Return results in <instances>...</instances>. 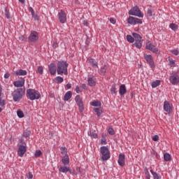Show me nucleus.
<instances>
[{"instance_id": "1", "label": "nucleus", "mask_w": 179, "mask_h": 179, "mask_svg": "<svg viewBox=\"0 0 179 179\" xmlns=\"http://www.w3.org/2000/svg\"><path fill=\"white\" fill-rule=\"evenodd\" d=\"M68 62L65 61H60L57 63V75H68Z\"/></svg>"}, {"instance_id": "2", "label": "nucleus", "mask_w": 179, "mask_h": 179, "mask_svg": "<svg viewBox=\"0 0 179 179\" xmlns=\"http://www.w3.org/2000/svg\"><path fill=\"white\" fill-rule=\"evenodd\" d=\"M27 97L29 99V100H38L40 99L41 95L38 91L36 90L29 89L27 90Z\"/></svg>"}, {"instance_id": "3", "label": "nucleus", "mask_w": 179, "mask_h": 179, "mask_svg": "<svg viewBox=\"0 0 179 179\" xmlns=\"http://www.w3.org/2000/svg\"><path fill=\"white\" fill-rule=\"evenodd\" d=\"M100 152L101 154V161L102 162H106L110 159V150H108V148L106 146H102L100 148Z\"/></svg>"}, {"instance_id": "4", "label": "nucleus", "mask_w": 179, "mask_h": 179, "mask_svg": "<svg viewBox=\"0 0 179 179\" xmlns=\"http://www.w3.org/2000/svg\"><path fill=\"white\" fill-rule=\"evenodd\" d=\"M14 101H19L23 97V89L18 88L12 93Z\"/></svg>"}, {"instance_id": "5", "label": "nucleus", "mask_w": 179, "mask_h": 179, "mask_svg": "<svg viewBox=\"0 0 179 179\" xmlns=\"http://www.w3.org/2000/svg\"><path fill=\"white\" fill-rule=\"evenodd\" d=\"M129 15H130L131 16H137L138 17H143V14L138 6L133 7L129 11Z\"/></svg>"}, {"instance_id": "6", "label": "nucleus", "mask_w": 179, "mask_h": 179, "mask_svg": "<svg viewBox=\"0 0 179 179\" xmlns=\"http://www.w3.org/2000/svg\"><path fill=\"white\" fill-rule=\"evenodd\" d=\"M169 80L171 84L174 86L178 85L179 83V76L176 72H172L171 76L169 77Z\"/></svg>"}, {"instance_id": "7", "label": "nucleus", "mask_w": 179, "mask_h": 179, "mask_svg": "<svg viewBox=\"0 0 179 179\" xmlns=\"http://www.w3.org/2000/svg\"><path fill=\"white\" fill-rule=\"evenodd\" d=\"M29 41L36 43L38 40V33L36 31H32L28 37Z\"/></svg>"}, {"instance_id": "8", "label": "nucleus", "mask_w": 179, "mask_h": 179, "mask_svg": "<svg viewBox=\"0 0 179 179\" xmlns=\"http://www.w3.org/2000/svg\"><path fill=\"white\" fill-rule=\"evenodd\" d=\"M145 49L151 51L152 52H154V54H157V52H159V49L150 42L146 43Z\"/></svg>"}, {"instance_id": "9", "label": "nucleus", "mask_w": 179, "mask_h": 179, "mask_svg": "<svg viewBox=\"0 0 179 179\" xmlns=\"http://www.w3.org/2000/svg\"><path fill=\"white\" fill-rule=\"evenodd\" d=\"M75 100L78 106L80 113H83L85 107L83 106V101L80 99V96L77 95L75 98Z\"/></svg>"}, {"instance_id": "10", "label": "nucleus", "mask_w": 179, "mask_h": 179, "mask_svg": "<svg viewBox=\"0 0 179 179\" xmlns=\"http://www.w3.org/2000/svg\"><path fill=\"white\" fill-rule=\"evenodd\" d=\"M145 59L149 64L150 66L153 69V68H156V65L155 64V61L153 60V57L150 55H145Z\"/></svg>"}, {"instance_id": "11", "label": "nucleus", "mask_w": 179, "mask_h": 179, "mask_svg": "<svg viewBox=\"0 0 179 179\" xmlns=\"http://www.w3.org/2000/svg\"><path fill=\"white\" fill-rule=\"evenodd\" d=\"M58 17L60 23H66V13L63 10H61L58 13Z\"/></svg>"}, {"instance_id": "12", "label": "nucleus", "mask_w": 179, "mask_h": 179, "mask_svg": "<svg viewBox=\"0 0 179 179\" xmlns=\"http://www.w3.org/2000/svg\"><path fill=\"white\" fill-rule=\"evenodd\" d=\"M27 150V148H26V145H20L17 150V153L20 157H23Z\"/></svg>"}, {"instance_id": "13", "label": "nucleus", "mask_w": 179, "mask_h": 179, "mask_svg": "<svg viewBox=\"0 0 179 179\" xmlns=\"http://www.w3.org/2000/svg\"><path fill=\"white\" fill-rule=\"evenodd\" d=\"M164 109L166 113H168V114H170L171 113L172 108H171V104H170V102L165 101L164 102Z\"/></svg>"}, {"instance_id": "14", "label": "nucleus", "mask_w": 179, "mask_h": 179, "mask_svg": "<svg viewBox=\"0 0 179 179\" xmlns=\"http://www.w3.org/2000/svg\"><path fill=\"white\" fill-rule=\"evenodd\" d=\"M117 163L119 165L121 166V167H124V166H125V155L124 154L119 155V159H118Z\"/></svg>"}, {"instance_id": "15", "label": "nucleus", "mask_w": 179, "mask_h": 179, "mask_svg": "<svg viewBox=\"0 0 179 179\" xmlns=\"http://www.w3.org/2000/svg\"><path fill=\"white\" fill-rule=\"evenodd\" d=\"M49 72L50 75H55L57 73V66L54 63H51L49 66Z\"/></svg>"}, {"instance_id": "16", "label": "nucleus", "mask_w": 179, "mask_h": 179, "mask_svg": "<svg viewBox=\"0 0 179 179\" xmlns=\"http://www.w3.org/2000/svg\"><path fill=\"white\" fill-rule=\"evenodd\" d=\"M89 86H96V78L93 76H89L87 78Z\"/></svg>"}, {"instance_id": "17", "label": "nucleus", "mask_w": 179, "mask_h": 179, "mask_svg": "<svg viewBox=\"0 0 179 179\" xmlns=\"http://www.w3.org/2000/svg\"><path fill=\"white\" fill-rule=\"evenodd\" d=\"M13 85L14 86H15V87H23L24 86V79L18 81H15L13 83Z\"/></svg>"}, {"instance_id": "18", "label": "nucleus", "mask_w": 179, "mask_h": 179, "mask_svg": "<svg viewBox=\"0 0 179 179\" xmlns=\"http://www.w3.org/2000/svg\"><path fill=\"white\" fill-rule=\"evenodd\" d=\"M15 75L17 76H26L27 71L26 70L20 69L15 71Z\"/></svg>"}, {"instance_id": "19", "label": "nucleus", "mask_w": 179, "mask_h": 179, "mask_svg": "<svg viewBox=\"0 0 179 179\" xmlns=\"http://www.w3.org/2000/svg\"><path fill=\"white\" fill-rule=\"evenodd\" d=\"M70 99H72V92L68 91L64 94V101H68L69 100H70Z\"/></svg>"}, {"instance_id": "20", "label": "nucleus", "mask_w": 179, "mask_h": 179, "mask_svg": "<svg viewBox=\"0 0 179 179\" xmlns=\"http://www.w3.org/2000/svg\"><path fill=\"white\" fill-rule=\"evenodd\" d=\"M119 93L120 96H124L125 93H127V88L125 87L124 85H122L120 87Z\"/></svg>"}, {"instance_id": "21", "label": "nucleus", "mask_w": 179, "mask_h": 179, "mask_svg": "<svg viewBox=\"0 0 179 179\" xmlns=\"http://www.w3.org/2000/svg\"><path fill=\"white\" fill-rule=\"evenodd\" d=\"M107 72V65L104 64L103 66H101L99 73V75H102L103 76H104V75H106V73Z\"/></svg>"}, {"instance_id": "22", "label": "nucleus", "mask_w": 179, "mask_h": 179, "mask_svg": "<svg viewBox=\"0 0 179 179\" xmlns=\"http://www.w3.org/2000/svg\"><path fill=\"white\" fill-rule=\"evenodd\" d=\"M132 36H134V41H142V36H141V35L138 33H133Z\"/></svg>"}, {"instance_id": "23", "label": "nucleus", "mask_w": 179, "mask_h": 179, "mask_svg": "<svg viewBox=\"0 0 179 179\" xmlns=\"http://www.w3.org/2000/svg\"><path fill=\"white\" fill-rule=\"evenodd\" d=\"M62 162L64 166H68V164H69V156L66 155L63 157V158L62 159Z\"/></svg>"}, {"instance_id": "24", "label": "nucleus", "mask_w": 179, "mask_h": 179, "mask_svg": "<svg viewBox=\"0 0 179 179\" xmlns=\"http://www.w3.org/2000/svg\"><path fill=\"white\" fill-rule=\"evenodd\" d=\"M92 107H101V102L100 101H94L90 103Z\"/></svg>"}, {"instance_id": "25", "label": "nucleus", "mask_w": 179, "mask_h": 179, "mask_svg": "<svg viewBox=\"0 0 179 179\" xmlns=\"http://www.w3.org/2000/svg\"><path fill=\"white\" fill-rule=\"evenodd\" d=\"M59 171L60 173H68L69 171V166H60Z\"/></svg>"}, {"instance_id": "26", "label": "nucleus", "mask_w": 179, "mask_h": 179, "mask_svg": "<svg viewBox=\"0 0 179 179\" xmlns=\"http://www.w3.org/2000/svg\"><path fill=\"white\" fill-rule=\"evenodd\" d=\"M143 43V41H136L133 45H134V47L136 48H138L140 50V48H142V44Z\"/></svg>"}, {"instance_id": "27", "label": "nucleus", "mask_w": 179, "mask_h": 179, "mask_svg": "<svg viewBox=\"0 0 179 179\" xmlns=\"http://www.w3.org/2000/svg\"><path fill=\"white\" fill-rule=\"evenodd\" d=\"M127 23H129V24L135 25V17H129L127 19Z\"/></svg>"}, {"instance_id": "28", "label": "nucleus", "mask_w": 179, "mask_h": 179, "mask_svg": "<svg viewBox=\"0 0 179 179\" xmlns=\"http://www.w3.org/2000/svg\"><path fill=\"white\" fill-rule=\"evenodd\" d=\"M90 63L92 64L93 68H99V64H97L96 61L94 59H90Z\"/></svg>"}, {"instance_id": "29", "label": "nucleus", "mask_w": 179, "mask_h": 179, "mask_svg": "<svg viewBox=\"0 0 179 179\" xmlns=\"http://www.w3.org/2000/svg\"><path fill=\"white\" fill-rule=\"evenodd\" d=\"M60 150H61L62 155L63 157L68 156V151H66V148L62 147L60 148Z\"/></svg>"}, {"instance_id": "30", "label": "nucleus", "mask_w": 179, "mask_h": 179, "mask_svg": "<svg viewBox=\"0 0 179 179\" xmlns=\"http://www.w3.org/2000/svg\"><path fill=\"white\" fill-rule=\"evenodd\" d=\"M160 83H161L160 80H157L156 81H153L152 83L151 86L153 88H156L157 87V86H160Z\"/></svg>"}, {"instance_id": "31", "label": "nucleus", "mask_w": 179, "mask_h": 179, "mask_svg": "<svg viewBox=\"0 0 179 179\" xmlns=\"http://www.w3.org/2000/svg\"><path fill=\"white\" fill-rule=\"evenodd\" d=\"M94 113H96L97 117H100V115H101V114H103V110H101L99 108H94Z\"/></svg>"}, {"instance_id": "32", "label": "nucleus", "mask_w": 179, "mask_h": 179, "mask_svg": "<svg viewBox=\"0 0 179 179\" xmlns=\"http://www.w3.org/2000/svg\"><path fill=\"white\" fill-rule=\"evenodd\" d=\"M164 159L165 162H170V160H171V155H170L169 153H165L164 155Z\"/></svg>"}, {"instance_id": "33", "label": "nucleus", "mask_w": 179, "mask_h": 179, "mask_svg": "<svg viewBox=\"0 0 179 179\" xmlns=\"http://www.w3.org/2000/svg\"><path fill=\"white\" fill-rule=\"evenodd\" d=\"M88 135L91 138H94V139L97 138V134H96L94 131H89Z\"/></svg>"}, {"instance_id": "34", "label": "nucleus", "mask_w": 179, "mask_h": 179, "mask_svg": "<svg viewBox=\"0 0 179 179\" xmlns=\"http://www.w3.org/2000/svg\"><path fill=\"white\" fill-rule=\"evenodd\" d=\"M170 29H171V30H173V31H176V30H177L178 29V25L174 24V23H171L169 25Z\"/></svg>"}, {"instance_id": "35", "label": "nucleus", "mask_w": 179, "mask_h": 179, "mask_svg": "<svg viewBox=\"0 0 179 179\" xmlns=\"http://www.w3.org/2000/svg\"><path fill=\"white\" fill-rule=\"evenodd\" d=\"M37 72L40 75H43V73H44V68L43 67V66H38Z\"/></svg>"}, {"instance_id": "36", "label": "nucleus", "mask_w": 179, "mask_h": 179, "mask_svg": "<svg viewBox=\"0 0 179 179\" xmlns=\"http://www.w3.org/2000/svg\"><path fill=\"white\" fill-rule=\"evenodd\" d=\"M127 40L129 41V43H134V41H135V38L131 35L127 36Z\"/></svg>"}, {"instance_id": "37", "label": "nucleus", "mask_w": 179, "mask_h": 179, "mask_svg": "<svg viewBox=\"0 0 179 179\" xmlns=\"http://www.w3.org/2000/svg\"><path fill=\"white\" fill-rule=\"evenodd\" d=\"M17 115L19 118H23V117H24V113H23V111L22 110H17Z\"/></svg>"}, {"instance_id": "38", "label": "nucleus", "mask_w": 179, "mask_h": 179, "mask_svg": "<svg viewBox=\"0 0 179 179\" xmlns=\"http://www.w3.org/2000/svg\"><path fill=\"white\" fill-rule=\"evenodd\" d=\"M5 16L7 19H12V15H10V13L8 11V10H5Z\"/></svg>"}, {"instance_id": "39", "label": "nucleus", "mask_w": 179, "mask_h": 179, "mask_svg": "<svg viewBox=\"0 0 179 179\" xmlns=\"http://www.w3.org/2000/svg\"><path fill=\"white\" fill-rule=\"evenodd\" d=\"M55 80L57 83H62V82H64V78L61 76H57L55 78Z\"/></svg>"}, {"instance_id": "40", "label": "nucleus", "mask_w": 179, "mask_h": 179, "mask_svg": "<svg viewBox=\"0 0 179 179\" xmlns=\"http://www.w3.org/2000/svg\"><path fill=\"white\" fill-rule=\"evenodd\" d=\"M152 8H149L147 10V15L148 17H152Z\"/></svg>"}, {"instance_id": "41", "label": "nucleus", "mask_w": 179, "mask_h": 179, "mask_svg": "<svg viewBox=\"0 0 179 179\" xmlns=\"http://www.w3.org/2000/svg\"><path fill=\"white\" fill-rule=\"evenodd\" d=\"M41 156V150H37L34 153V157H40Z\"/></svg>"}, {"instance_id": "42", "label": "nucleus", "mask_w": 179, "mask_h": 179, "mask_svg": "<svg viewBox=\"0 0 179 179\" xmlns=\"http://www.w3.org/2000/svg\"><path fill=\"white\" fill-rule=\"evenodd\" d=\"M110 92L112 94H115L117 93V88L115 87V85H113L110 88Z\"/></svg>"}, {"instance_id": "43", "label": "nucleus", "mask_w": 179, "mask_h": 179, "mask_svg": "<svg viewBox=\"0 0 179 179\" xmlns=\"http://www.w3.org/2000/svg\"><path fill=\"white\" fill-rule=\"evenodd\" d=\"M138 23V24H142V20L135 17V24Z\"/></svg>"}, {"instance_id": "44", "label": "nucleus", "mask_w": 179, "mask_h": 179, "mask_svg": "<svg viewBox=\"0 0 179 179\" xmlns=\"http://www.w3.org/2000/svg\"><path fill=\"white\" fill-rule=\"evenodd\" d=\"M108 132L110 135H114V134H115L113 128H109Z\"/></svg>"}, {"instance_id": "45", "label": "nucleus", "mask_w": 179, "mask_h": 179, "mask_svg": "<svg viewBox=\"0 0 179 179\" xmlns=\"http://www.w3.org/2000/svg\"><path fill=\"white\" fill-rule=\"evenodd\" d=\"M169 65L170 66H176V62L173 59H169Z\"/></svg>"}, {"instance_id": "46", "label": "nucleus", "mask_w": 179, "mask_h": 179, "mask_svg": "<svg viewBox=\"0 0 179 179\" xmlns=\"http://www.w3.org/2000/svg\"><path fill=\"white\" fill-rule=\"evenodd\" d=\"M31 16H32V17H34V20H38V19H39L38 15L35 13L31 14Z\"/></svg>"}, {"instance_id": "47", "label": "nucleus", "mask_w": 179, "mask_h": 179, "mask_svg": "<svg viewBox=\"0 0 179 179\" xmlns=\"http://www.w3.org/2000/svg\"><path fill=\"white\" fill-rule=\"evenodd\" d=\"M152 141H154V142H157V141H159V136L157 135H155L152 137Z\"/></svg>"}, {"instance_id": "48", "label": "nucleus", "mask_w": 179, "mask_h": 179, "mask_svg": "<svg viewBox=\"0 0 179 179\" xmlns=\"http://www.w3.org/2000/svg\"><path fill=\"white\" fill-rule=\"evenodd\" d=\"M171 52L174 55H178V54H179V51L178 50H171Z\"/></svg>"}, {"instance_id": "49", "label": "nucleus", "mask_w": 179, "mask_h": 179, "mask_svg": "<svg viewBox=\"0 0 179 179\" xmlns=\"http://www.w3.org/2000/svg\"><path fill=\"white\" fill-rule=\"evenodd\" d=\"M101 143L102 145H107V140L106 138H103L101 140Z\"/></svg>"}, {"instance_id": "50", "label": "nucleus", "mask_w": 179, "mask_h": 179, "mask_svg": "<svg viewBox=\"0 0 179 179\" xmlns=\"http://www.w3.org/2000/svg\"><path fill=\"white\" fill-rule=\"evenodd\" d=\"M27 177L29 179H33V173H31V172L28 173Z\"/></svg>"}, {"instance_id": "51", "label": "nucleus", "mask_w": 179, "mask_h": 179, "mask_svg": "<svg viewBox=\"0 0 179 179\" xmlns=\"http://www.w3.org/2000/svg\"><path fill=\"white\" fill-rule=\"evenodd\" d=\"M76 92L78 94L80 93V88L79 87V86L76 87Z\"/></svg>"}, {"instance_id": "52", "label": "nucleus", "mask_w": 179, "mask_h": 179, "mask_svg": "<svg viewBox=\"0 0 179 179\" xmlns=\"http://www.w3.org/2000/svg\"><path fill=\"white\" fill-rule=\"evenodd\" d=\"M28 10H29V12H31V15H33L34 13V10L31 7L28 8Z\"/></svg>"}, {"instance_id": "53", "label": "nucleus", "mask_w": 179, "mask_h": 179, "mask_svg": "<svg viewBox=\"0 0 179 179\" xmlns=\"http://www.w3.org/2000/svg\"><path fill=\"white\" fill-rule=\"evenodd\" d=\"M110 22L112 23V24H115V19L110 18Z\"/></svg>"}, {"instance_id": "54", "label": "nucleus", "mask_w": 179, "mask_h": 179, "mask_svg": "<svg viewBox=\"0 0 179 179\" xmlns=\"http://www.w3.org/2000/svg\"><path fill=\"white\" fill-rule=\"evenodd\" d=\"M10 76V74L8 73H6L4 74V78L5 79H8V78Z\"/></svg>"}, {"instance_id": "55", "label": "nucleus", "mask_w": 179, "mask_h": 179, "mask_svg": "<svg viewBox=\"0 0 179 179\" xmlns=\"http://www.w3.org/2000/svg\"><path fill=\"white\" fill-rule=\"evenodd\" d=\"M145 178L146 179H150V175L149 174V172L145 173Z\"/></svg>"}, {"instance_id": "56", "label": "nucleus", "mask_w": 179, "mask_h": 179, "mask_svg": "<svg viewBox=\"0 0 179 179\" xmlns=\"http://www.w3.org/2000/svg\"><path fill=\"white\" fill-rule=\"evenodd\" d=\"M82 89H83L84 90H87V86L86 85V84L82 85Z\"/></svg>"}, {"instance_id": "57", "label": "nucleus", "mask_w": 179, "mask_h": 179, "mask_svg": "<svg viewBox=\"0 0 179 179\" xmlns=\"http://www.w3.org/2000/svg\"><path fill=\"white\" fill-rule=\"evenodd\" d=\"M154 179H160V176H159V174L156 173L153 176Z\"/></svg>"}, {"instance_id": "58", "label": "nucleus", "mask_w": 179, "mask_h": 179, "mask_svg": "<svg viewBox=\"0 0 179 179\" xmlns=\"http://www.w3.org/2000/svg\"><path fill=\"white\" fill-rule=\"evenodd\" d=\"M53 48H57L58 47V43L57 42H54L52 44Z\"/></svg>"}, {"instance_id": "59", "label": "nucleus", "mask_w": 179, "mask_h": 179, "mask_svg": "<svg viewBox=\"0 0 179 179\" xmlns=\"http://www.w3.org/2000/svg\"><path fill=\"white\" fill-rule=\"evenodd\" d=\"M68 172L70 173V174H75V171L71 170L70 168H69V171H68Z\"/></svg>"}, {"instance_id": "60", "label": "nucleus", "mask_w": 179, "mask_h": 179, "mask_svg": "<svg viewBox=\"0 0 179 179\" xmlns=\"http://www.w3.org/2000/svg\"><path fill=\"white\" fill-rule=\"evenodd\" d=\"M150 173H151V174L154 176H155L156 174H157V173H156V172H155V171H153V170H150Z\"/></svg>"}, {"instance_id": "61", "label": "nucleus", "mask_w": 179, "mask_h": 179, "mask_svg": "<svg viewBox=\"0 0 179 179\" xmlns=\"http://www.w3.org/2000/svg\"><path fill=\"white\" fill-rule=\"evenodd\" d=\"M67 89H71L72 87V85L71 84H66Z\"/></svg>"}, {"instance_id": "62", "label": "nucleus", "mask_w": 179, "mask_h": 179, "mask_svg": "<svg viewBox=\"0 0 179 179\" xmlns=\"http://www.w3.org/2000/svg\"><path fill=\"white\" fill-rule=\"evenodd\" d=\"M84 26H89V22H87V21H84V23H83Z\"/></svg>"}, {"instance_id": "63", "label": "nucleus", "mask_w": 179, "mask_h": 179, "mask_svg": "<svg viewBox=\"0 0 179 179\" xmlns=\"http://www.w3.org/2000/svg\"><path fill=\"white\" fill-rule=\"evenodd\" d=\"M19 2H20L21 3H24L26 2L25 0H18Z\"/></svg>"}, {"instance_id": "64", "label": "nucleus", "mask_w": 179, "mask_h": 179, "mask_svg": "<svg viewBox=\"0 0 179 179\" xmlns=\"http://www.w3.org/2000/svg\"><path fill=\"white\" fill-rule=\"evenodd\" d=\"M29 134H27V132H24V136H27H27H29Z\"/></svg>"}]
</instances>
